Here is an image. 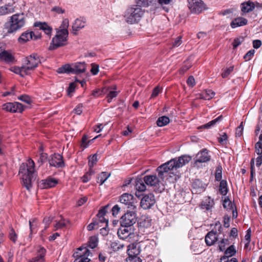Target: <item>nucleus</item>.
<instances>
[{
    "label": "nucleus",
    "mask_w": 262,
    "mask_h": 262,
    "mask_svg": "<svg viewBox=\"0 0 262 262\" xmlns=\"http://www.w3.org/2000/svg\"><path fill=\"white\" fill-rule=\"evenodd\" d=\"M222 118V116H220L216 118L211 120V121L209 122L208 123L204 124L203 125V127L204 128H209L211 127L212 126H214L217 122H219L221 120Z\"/></svg>",
    "instance_id": "a18cd8bd"
},
{
    "label": "nucleus",
    "mask_w": 262,
    "mask_h": 262,
    "mask_svg": "<svg viewBox=\"0 0 262 262\" xmlns=\"http://www.w3.org/2000/svg\"><path fill=\"white\" fill-rule=\"evenodd\" d=\"M117 234L120 239H126L128 238H132L134 234L131 227L122 226L117 232Z\"/></svg>",
    "instance_id": "dca6fc26"
},
{
    "label": "nucleus",
    "mask_w": 262,
    "mask_h": 262,
    "mask_svg": "<svg viewBox=\"0 0 262 262\" xmlns=\"http://www.w3.org/2000/svg\"><path fill=\"white\" fill-rule=\"evenodd\" d=\"M125 262H141L142 260L139 256L128 255Z\"/></svg>",
    "instance_id": "3c124183"
},
{
    "label": "nucleus",
    "mask_w": 262,
    "mask_h": 262,
    "mask_svg": "<svg viewBox=\"0 0 262 262\" xmlns=\"http://www.w3.org/2000/svg\"><path fill=\"white\" fill-rule=\"evenodd\" d=\"M255 152L258 155H262V142L259 141L255 145Z\"/></svg>",
    "instance_id": "bf43d9fd"
},
{
    "label": "nucleus",
    "mask_w": 262,
    "mask_h": 262,
    "mask_svg": "<svg viewBox=\"0 0 262 262\" xmlns=\"http://www.w3.org/2000/svg\"><path fill=\"white\" fill-rule=\"evenodd\" d=\"M138 225L141 228H148L151 226V220L148 217L142 219L138 222Z\"/></svg>",
    "instance_id": "f704fd0d"
},
{
    "label": "nucleus",
    "mask_w": 262,
    "mask_h": 262,
    "mask_svg": "<svg viewBox=\"0 0 262 262\" xmlns=\"http://www.w3.org/2000/svg\"><path fill=\"white\" fill-rule=\"evenodd\" d=\"M227 135L226 133H223V135H221L220 137L219 138V142L222 145L225 144L227 141Z\"/></svg>",
    "instance_id": "0e129e2a"
},
{
    "label": "nucleus",
    "mask_w": 262,
    "mask_h": 262,
    "mask_svg": "<svg viewBox=\"0 0 262 262\" xmlns=\"http://www.w3.org/2000/svg\"><path fill=\"white\" fill-rule=\"evenodd\" d=\"M34 26L38 27L40 30H43L47 35H51L52 28L46 23L36 22Z\"/></svg>",
    "instance_id": "c756f323"
},
{
    "label": "nucleus",
    "mask_w": 262,
    "mask_h": 262,
    "mask_svg": "<svg viewBox=\"0 0 262 262\" xmlns=\"http://www.w3.org/2000/svg\"><path fill=\"white\" fill-rule=\"evenodd\" d=\"M244 127L243 125V122H241V124L236 128L235 131L236 137H241L243 134Z\"/></svg>",
    "instance_id": "69168bd1"
},
{
    "label": "nucleus",
    "mask_w": 262,
    "mask_h": 262,
    "mask_svg": "<svg viewBox=\"0 0 262 262\" xmlns=\"http://www.w3.org/2000/svg\"><path fill=\"white\" fill-rule=\"evenodd\" d=\"M145 10L140 5H133L128 7L124 13L123 17L125 21L129 24L138 23L144 16Z\"/></svg>",
    "instance_id": "f03ea898"
},
{
    "label": "nucleus",
    "mask_w": 262,
    "mask_h": 262,
    "mask_svg": "<svg viewBox=\"0 0 262 262\" xmlns=\"http://www.w3.org/2000/svg\"><path fill=\"white\" fill-rule=\"evenodd\" d=\"M34 26L38 27L40 30H43L47 35H51L52 28L46 23L36 22Z\"/></svg>",
    "instance_id": "c85d7f7f"
},
{
    "label": "nucleus",
    "mask_w": 262,
    "mask_h": 262,
    "mask_svg": "<svg viewBox=\"0 0 262 262\" xmlns=\"http://www.w3.org/2000/svg\"><path fill=\"white\" fill-rule=\"evenodd\" d=\"M34 37V39L36 40L38 38H40L41 36L35 35L34 33L32 31H26L23 33L20 37L18 39V41L20 43H24L30 39H33Z\"/></svg>",
    "instance_id": "f3484780"
},
{
    "label": "nucleus",
    "mask_w": 262,
    "mask_h": 262,
    "mask_svg": "<svg viewBox=\"0 0 262 262\" xmlns=\"http://www.w3.org/2000/svg\"><path fill=\"white\" fill-rule=\"evenodd\" d=\"M255 7L254 3L250 1L241 4V10L244 13H248L252 11Z\"/></svg>",
    "instance_id": "2f4dec72"
},
{
    "label": "nucleus",
    "mask_w": 262,
    "mask_h": 262,
    "mask_svg": "<svg viewBox=\"0 0 262 262\" xmlns=\"http://www.w3.org/2000/svg\"><path fill=\"white\" fill-rule=\"evenodd\" d=\"M229 244L228 239L223 238L219 243V248L221 251H224L226 249V246Z\"/></svg>",
    "instance_id": "de8ad7c7"
},
{
    "label": "nucleus",
    "mask_w": 262,
    "mask_h": 262,
    "mask_svg": "<svg viewBox=\"0 0 262 262\" xmlns=\"http://www.w3.org/2000/svg\"><path fill=\"white\" fill-rule=\"evenodd\" d=\"M247 23L248 20L246 18L239 17L234 19L230 23V26L232 28H235L236 27L246 25Z\"/></svg>",
    "instance_id": "a878e982"
},
{
    "label": "nucleus",
    "mask_w": 262,
    "mask_h": 262,
    "mask_svg": "<svg viewBox=\"0 0 262 262\" xmlns=\"http://www.w3.org/2000/svg\"><path fill=\"white\" fill-rule=\"evenodd\" d=\"M97 162V156L96 154H94L90 157L88 165L89 169H93L94 165L96 164Z\"/></svg>",
    "instance_id": "09e8293b"
},
{
    "label": "nucleus",
    "mask_w": 262,
    "mask_h": 262,
    "mask_svg": "<svg viewBox=\"0 0 262 262\" xmlns=\"http://www.w3.org/2000/svg\"><path fill=\"white\" fill-rule=\"evenodd\" d=\"M91 254L86 247H81L74 253L73 256L76 258L74 262H89L90 259L88 257Z\"/></svg>",
    "instance_id": "6e6552de"
},
{
    "label": "nucleus",
    "mask_w": 262,
    "mask_h": 262,
    "mask_svg": "<svg viewBox=\"0 0 262 262\" xmlns=\"http://www.w3.org/2000/svg\"><path fill=\"white\" fill-rule=\"evenodd\" d=\"M154 1V0H135V3L141 8H147L151 6Z\"/></svg>",
    "instance_id": "4c0bfd02"
},
{
    "label": "nucleus",
    "mask_w": 262,
    "mask_h": 262,
    "mask_svg": "<svg viewBox=\"0 0 262 262\" xmlns=\"http://www.w3.org/2000/svg\"><path fill=\"white\" fill-rule=\"evenodd\" d=\"M182 37L181 36L176 38V39L172 44V47L173 48H175L180 46L182 43Z\"/></svg>",
    "instance_id": "774afa93"
},
{
    "label": "nucleus",
    "mask_w": 262,
    "mask_h": 262,
    "mask_svg": "<svg viewBox=\"0 0 262 262\" xmlns=\"http://www.w3.org/2000/svg\"><path fill=\"white\" fill-rule=\"evenodd\" d=\"M144 182L150 186H156L160 182L159 179L155 175H147L144 177Z\"/></svg>",
    "instance_id": "4be33fe9"
},
{
    "label": "nucleus",
    "mask_w": 262,
    "mask_h": 262,
    "mask_svg": "<svg viewBox=\"0 0 262 262\" xmlns=\"http://www.w3.org/2000/svg\"><path fill=\"white\" fill-rule=\"evenodd\" d=\"M214 95L215 93L211 90H206L199 94V98L205 100H210L214 97Z\"/></svg>",
    "instance_id": "473e14b6"
},
{
    "label": "nucleus",
    "mask_w": 262,
    "mask_h": 262,
    "mask_svg": "<svg viewBox=\"0 0 262 262\" xmlns=\"http://www.w3.org/2000/svg\"><path fill=\"white\" fill-rule=\"evenodd\" d=\"M174 163L172 160H170L157 168V171L158 172V176L161 179L163 180L169 171L175 168Z\"/></svg>",
    "instance_id": "f8f14e48"
},
{
    "label": "nucleus",
    "mask_w": 262,
    "mask_h": 262,
    "mask_svg": "<svg viewBox=\"0 0 262 262\" xmlns=\"http://www.w3.org/2000/svg\"><path fill=\"white\" fill-rule=\"evenodd\" d=\"M58 183V181L55 178L48 177L40 182V186L43 189L50 188L54 187Z\"/></svg>",
    "instance_id": "aec40b11"
},
{
    "label": "nucleus",
    "mask_w": 262,
    "mask_h": 262,
    "mask_svg": "<svg viewBox=\"0 0 262 262\" xmlns=\"http://www.w3.org/2000/svg\"><path fill=\"white\" fill-rule=\"evenodd\" d=\"M49 163L50 166L58 168H62L64 166L63 157L59 154L52 155L49 158Z\"/></svg>",
    "instance_id": "2eb2a0df"
},
{
    "label": "nucleus",
    "mask_w": 262,
    "mask_h": 262,
    "mask_svg": "<svg viewBox=\"0 0 262 262\" xmlns=\"http://www.w3.org/2000/svg\"><path fill=\"white\" fill-rule=\"evenodd\" d=\"M46 250L43 248H40L38 250L37 255L33 258L29 262H43L45 261V256Z\"/></svg>",
    "instance_id": "bb28decb"
},
{
    "label": "nucleus",
    "mask_w": 262,
    "mask_h": 262,
    "mask_svg": "<svg viewBox=\"0 0 262 262\" xmlns=\"http://www.w3.org/2000/svg\"><path fill=\"white\" fill-rule=\"evenodd\" d=\"M19 174L21 177L24 186L29 190L32 187V183L35 180L37 176L33 160L29 159L26 163H22L19 167Z\"/></svg>",
    "instance_id": "f257e3e1"
},
{
    "label": "nucleus",
    "mask_w": 262,
    "mask_h": 262,
    "mask_svg": "<svg viewBox=\"0 0 262 262\" xmlns=\"http://www.w3.org/2000/svg\"><path fill=\"white\" fill-rule=\"evenodd\" d=\"M9 238L11 241H12L14 243H15V242L17 240V234L15 233L14 229H12L10 230V233H9Z\"/></svg>",
    "instance_id": "338daca9"
},
{
    "label": "nucleus",
    "mask_w": 262,
    "mask_h": 262,
    "mask_svg": "<svg viewBox=\"0 0 262 262\" xmlns=\"http://www.w3.org/2000/svg\"><path fill=\"white\" fill-rule=\"evenodd\" d=\"M76 88V83L75 82H72L70 84L68 89H67V94L68 96H71V94L75 91Z\"/></svg>",
    "instance_id": "e2e57ef3"
},
{
    "label": "nucleus",
    "mask_w": 262,
    "mask_h": 262,
    "mask_svg": "<svg viewBox=\"0 0 262 262\" xmlns=\"http://www.w3.org/2000/svg\"><path fill=\"white\" fill-rule=\"evenodd\" d=\"M234 67L231 66L228 68L225 69L222 73V77L223 78H226L233 71Z\"/></svg>",
    "instance_id": "603ef678"
},
{
    "label": "nucleus",
    "mask_w": 262,
    "mask_h": 262,
    "mask_svg": "<svg viewBox=\"0 0 262 262\" xmlns=\"http://www.w3.org/2000/svg\"><path fill=\"white\" fill-rule=\"evenodd\" d=\"M68 223V221L64 219H61L59 221L56 223L54 225V228H55V230L62 229L65 227Z\"/></svg>",
    "instance_id": "37998d69"
},
{
    "label": "nucleus",
    "mask_w": 262,
    "mask_h": 262,
    "mask_svg": "<svg viewBox=\"0 0 262 262\" xmlns=\"http://www.w3.org/2000/svg\"><path fill=\"white\" fill-rule=\"evenodd\" d=\"M219 191L221 194L225 195L228 192L227 182L225 180H222L220 182Z\"/></svg>",
    "instance_id": "58836bf2"
},
{
    "label": "nucleus",
    "mask_w": 262,
    "mask_h": 262,
    "mask_svg": "<svg viewBox=\"0 0 262 262\" xmlns=\"http://www.w3.org/2000/svg\"><path fill=\"white\" fill-rule=\"evenodd\" d=\"M243 41V38H235L232 42L233 49L235 50L237 47L241 45Z\"/></svg>",
    "instance_id": "680f3d73"
},
{
    "label": "nucleus",
    "mask_w": 262,
    "mask_h": 262,
    "mask_svg": "<svg viewBox=\"0 0 262 262\" xmlns=\"http://www.w3.org/2000/svg\"><path fill=\"white\" fill-rule=\"evenodd\" d=\"M120 202L126 205L130 210H136L137 202L132 194L127 193H123L120 198Z\"/></svg>",
    "instance_id": "9d476101"
},
{
    "label": "nucleus",
    "mask_w": 262,
    "mask_h": 262,
    "mask_svg": "<svg viewBox=\"0 0 262 262\" xmlns=\"http://www.w3.org/2000/svg\"><path fill=\"white\" fill-rule=\"evenodd\" d=\"M2 109L7 112L11 113H21L24 110L23 105L21 103L16 102L5 103L2 105Z\"/></svg>",
    "instance_id": "ddd939ff"
},
{
    "label": "nucleus",
    "mask_w": 262,
    "mask_h": 262,
    "mask_svg": "<svg viewBox=\"0 0 262 262\" xmlns=\"http://www.w3.org/2000/svg\"><path fill=\"white\" fill-rule=\"evenodd\" d=\"M41 63L39 56L36 53H32L26 57L23 61V66L28 74L34 70Z\"/></svg>",
    "instance_id": "423d86ee"
},
{
    "label": "nucleus",
    "mask_w": 262,
    "mask_h": 262,
    "mask_svg": "<svg viewBox=\"0 0 262 262\" xmlns=\"http://www.w3.org/2000/svg\"><path fill=\"white\" fill-rule=\"evenodd\" d=\"M218 236L216 232L212 230L209 232L205 236V243L208 246L213 245L217 240Z\"/></svg>",
    "instance_id": "412c9836"
},
{
    "label": "nucleus",
    "mask_w": 262,
    "mask_h": 262,
    "mask_svg": "<svg viewBox=\"0 0 262 262\" xmlns=\"http://www.w3.org/2000/svg\"><path fill=\"white\" fill-rule=\"evenodd\" d=\"M98 243V239L95 236H92L90 238L88 242V247L94 249L97 247Z\"/></svg>",
    "instance_id": "49530a36"
},
{
    "label": "nucleus",
    "mask_w": 262,
    "mask_h": 262,
    "mask_svg": "<svg viewBox=\"0 0 262 262\" xmlns=\"http://www.w3.org/2000/svg\"><path fill=\"white\" fill-rule=\"evenodd\" d=\"M86 70L84 63L77 62L72 64H67L57 70L59 73L80 74L84 73Z\"/></svg>",
    "instance_id": "39448f33"
},
{
    "label": "nucleus",
    "mask_w": 262,
    "mask_h": 262,
    "mask_svg": "<svg viewBox=\"0 0 262 262\" xmlns=\"http://www.w3.org/2000/svg\"><path fill=\"white\" fill-rule=\"evenodd\" d=\"M155 203L154 195L152 193H148L142 198L140 202V206L142 208L147 209L151 208Z\"/></svg>",
    "instance_id": "4468645a"
},
{
    "label": "nucleus",
    "mask_w": 262,
    "mask_h": 262,
    "mask_svg": "<svg viewBox=\"0 0 262 262\" xmlns=\"http://www.w3.org/2000/svg\"><path fill=\"white\" fill-rule=\"evenodd\" d=\"M223 205L225 208L228 210H231L233 209V204L229 199H225Z\"/></svg>",
    "instance_id": "864d4df0"
},
{
    "label": "nucleus",
    "mask_w": 262,
    "mask_h": 262,
    "mask_svg": "<svg viewBox=\"0 0 262 262\" xmlns=\"http://www.w3.org/2000/svg\"><path fill=\"white\" fill-rule=\"evenodd\" d=\"M85 25V20L84 18H77L75 20L72 25V30L75 34L76 32L84 27Z\"/></svg>",
    "instance_id": "b1692460"
},
{
    "label": "nucleus",
    "mask_w": 262,
    "mask_h": 262,
    "mask_svg": "<svg viewBox=\"0 0 262 262\" xmlns=\"http://www.w3.org/2000/svg\"><path fill=\"white\" fill-rule=\"evenodd\" d=\"M169 123V119L166 116H162L158 118L157 121V124L160 127L164 126Z\"/></svg>",
    "instance_id": "ea45409f"
},
{
    "label": "nucleus",
    "mask_w": 262,
    "mask_h": 262,
    "mask_svg": "<svg viewBox=\"0 0 262 262\" xmlns=\"http://www.w3.org/2000/svg\"><path fill=\"white\" fill-rule=\"evenodd\" d=\"M255 50L254 49L249 51L244 56V59L246 61H249L254 56Z\"/></svg>",
    "instance_id": "13d9d810"
},
{
    "label": "nucleus",
    "mask_w": 262,
    "mask_h": 262,
    "mask_svg": "<svg viewBox=\"0 0 262 262\" xmlns=\"http://www.w3.org/2000/svg\"><path fill=\"white\" fill-rule=\"evenodd\" d=\"M118 94V92L116 91L110 90L107 96V97L108 98V102H110L112 101V99H113L114 98L116 97L117 96Z\"/></svg>",
    "instance_id": "052dcab7"
},
{
    "label": "nucleus",
    "mask_w": 262,
    "mask_h": 262,
    "mask_svg": "<svg viewBox=\"0 0 262 262\" xmlns=\"http://www.w3.org/2000/svg\"><path fill=\"white\" fill-rule=\"evenodd\" d=\"M11 71L15 74H19L21 77L28 75L23 65L21 67H13L11 68Z\"/></svg>",
    "instance_id": "72a5a7b5"
},
{
    "label": "nucleus",
    "mask_w": 262,
    "mask_h": 262,
    "mask_svg": "<svg viewBox=\"0 0 262 262\" xmlns=\"http://www.w3.org/2000/svg\"><path fill=\"white\" fill-rule=\"evenodd\" d=\"M174 163L175 169L182 167L187 163H188L191 160V157L187 155H183L179 157L178 158H174L171 159Z\"/></svg>",
    "instance_id": "a211bd4d"
},
{
    "label": "nucleus",
    "mask_w": 262,
    "mask_h": 262,
    "mask_svg": "<svg viewBox=\"0 0 262 262\" xmlns=\"http://www.w3.org/2000/svg\"><path fill=\"white\" fill-rule=\"evenodd\" d=\"M140 253L139 247L137 244L133 243L128 246L127 254L128 255L138 256Z\"/></svg>",
    "instance_id": "7c9ffc66"
},
{
    "label": "nucleus",
    "mask_w": 262,
    "mask_h": 262,
    "mask_svg": "<svg viewBox=\"0 0 262 262\" xmlns=\"http://www.w3.org/2000/svg\"><path fill=\"white\" fill-rule=\"evenodd\" d=\"M69 33L56 30V35L53 37L49 47V50H54L68 45Z\"/></svg>",
    "instance_id": "20e7f679"
},
{
    "label": "nucleus",
    "mask_w": 262,
    "mask_h": 262,
    "mask_svg": "<svg viewBox=\"0 0 262 262\" xmlns=\"http://www.w3.org/2000/svg\"><path fill=\"white\" fill-rule=\"evenodd\" d=\"M124 245L119 242H114L111 244V248L114 251H118L119 250L122 249Z\"/></svg>",
    "instance_id": "4d7b16f0"
},
{
    "label": "nucleus",
    "mask_w": 262,
    "mask_h": 262,
    "mask_svg": "<svg viewBox=\"0 0 262 262\" xmlns=\"http://www.w3.org/2000/svg\"><path fill=\"white\" fill-rule=\"evenodd\" d=\"M26 23V17L23 13L13 14L10 17L8 32L12 33L23 27Z\"/></svg>",
    "instance_id": "7ed1b4c3"
},
{
    "label": "nucleus",
    "mask_w": 262,
    "mask_h": 262,
    "mask_svg": "<svg viewBox=\"0 0 262 262\" xmlns=\"http://www.w3.org/2000/svg\"><path fill=\"white\" fill-rule=\"evenodd\" d=\"M37 220L36 219H33L32 220H29V223L30 226V233L29 236L30 237L31 235L34 231V230L35 228L37 227Z\"/></svg>",
    "instance_id": "6e6d98bb"
},
{
    "label": "nucleus",
    "mask_w": 262,
    "mask_h": 262,
    "mask_svg": "<svg viewBox=\"0 0 262 262\" xmlns=\"http://www.w3.org/2000/svg\"><path fill=\"white\" fill-rule=\"evenodd\" d=\"M136 211L129 210L127 211L120 219V224L122 226H132L136 222Z\"/></svg>",
    "instance_id": "1a4fd4ad"
},
{
    "label": "nucleus",
    "mask_w": 262,
    "mask_h": 262,
    "mask_svg": "<svg viewBox=\"0 0 262 262\" xmlns=\"http://www.w3.org/2000/svg\"><path fill=\"white\" fill-rule=\"evenodd\" d=\"M0 60L8 63H13L15 61V57L11 51L3 50L0 53Z\"/></svg>",
    "instance_id": "6ab92c4d"
},
{
    "label": "nucleus",
    "mask_w": 262,
    "mask_h": 262,
    "mask_svg": "<svg viewBox=\"0 0 262 262\" xmlns=\"http://www.w3.org/2000/svg\"><path fill=\"white\" fill-rule=\"evenodd\" d=\"M108 207V205H107L101 208L99 210L98 213L97 214V217H101L102 216H105L107 212V208Z\"/></svg>",
    "instance_id": "5fc2aeb1"
},
{
    "label": "nucleus",
    "mask_w": 262,
    "mask_h": 262,
    "mask_svg": "<svg viewBox=\"0 0 262 262\" xmlns=\"http://www.w3.org/2000/svg\"><path fill=\"white\" fill-rule=\"evenodd\" d=\"M110 176V173L106 172H102L97 177V182L100 183V185H102L104 182Z\"/></svg>",
    "instance_id": "c9c22d12"
},
{
    "label": "nucleus",
    "mask_w": 262,
    "mask_h": 262,
    "mask_svg": "<svg viewBox=\"0 0 262 262\" xmlns=\"http://www.w3.org/2000/svg\"><path fill=\"white\" fill-rule=\"evenodd\" d=\"M69 25V21L68 18H64L63 19L61 24L60 25L59 28L56 29V30H58L61 32H66L69 33L68 28Z\"/></svg>",
    "instance_id": "e433bc0d"
},
{
    "label": "nucleus",
    "mask_w": 262,
    "mask_h": 262,
    "mask_svg": "<svg viewBox=\"0 0 262 262\" xmlns=\"http://www.w3.org/2000/svg\"><path fill=\"white\" fill-rule=\"evenodd\" d=\"M211 156L209 154V150L204 148L199 151L194 159V165H198V163H206L210 161Z\"/></svg>",
    "instance_id": "9b49d317"
},
{
    "label": "nucleus",
    "mask_w": 262,
    "mask_h": 262,
    "mask_svg": "<svg viewBox=\"0 0 262 262\" xmlns=\"http://www.w3.org/2000/svg\"><path fill=\"white\" fill-rule=\"evenodd\" d=\"M236 251L235 249V247L233 245H231L229 246L226 250H225V254L226 258H228L229 257H231L235 254Z\"/></svg>",
    "instance_id": "79ce46f5"
},
{
    "label": "nucleus",
    "mask_w": 262,
    "mask_h": 262,
    "mask_svg": "<svg viewBox=\"0 0 262 262\" xmlns=\"http://www.w3.org/2000/svg\"><path fill=\"white\" fill-rule=\"evenodd\" d=\"M187 2L188 8L192 13L199 14L206 9L202 0H187Z\"/></svg>",
    "instance_id": "0eeeda50"
},
{
    "label": "nucleus",
    "mask_w": 262,
    "mask_h": 262,
    "mask_svg": "<svg viewBox=\"0 0 262 262\" xmlns=\"http://www.w3.org/2000/svg\"><path fill=\"white\" fill-rule=\"evenodd\" d=\"M95 172L93 169H89L81 178V179L83 183H86L91 179V176L94 174Z\"/></svg>",
    "instance_id": "a19ab883"
},
{
    "label": "nucleus",
    "mask_w": 262,
    "mask_h": 262,
    "mask_svg": "<svg viewBox=\"0 0 262 262\" xmlns=\"http://www.w3.org/2000/svg\"><path fill=\"white\" fill-rule=\"evenodd\" d=\"M222 167L221 165H218L216 168L215 178L217 181L221 180L222 178Z\"/></svg>",
    "instance_id": "8fccbe9b"
},
{
    "label": "nucleus",
    "mask_w": 262,
    "mask_h": 262,
    "mask_svg": "<svg viewBox=\"0 0 262 262\" xmlns=\"http://www.w3.org/2000/svg\"><path fill=\"white\" fill-rule=\"evenodd\" d=\"M15 7L13 4L8 3L3 6L0 7V16L7 15L15 12Z\"/></svg>",
    "instance_id": "393cba45"
},
{
    "label": "nucleus",
    "mask_w": 262,
    "mask_h": 262,
    "mask_svg": "<svg viewBox=\"0 0 262 262\" xmlns=\"http://www.w3.org/2000/svg\"><path fill=\"white\" fill-rule=\"evenodd\" d=\"M136 189L138 192H143L146 190V185L144 184L143 182L140 180L136 182Z\"/></svg>",
    "instance_id": "c03bdc74"
},
{
    "label": "nucleus",
    "mask_w": 262,
    "mask_h": 262,
    "mask_svg": "<svg viewBox=\"0 0 262 262\" xmlns=\"http://www.w3.org/2000/svg\"><path fill=\"white\" fill-rule=\"evenodd\" d=\"M213 205V200L211 199L210 197H207L201 202L200 207L202 209L209 210L212 208Z\"/></svg>",
    "instance_id": "cd10ccee"
},
{
    "label": "nucleus",
    "mask_w": 262,
    "mask_h": 262,
    "mask_svg": "<svg viewBox=\"0 0 262 262\" xmlns=\"http://www.w3.org/2000/svg\"><path fill=\"white\" fill-rule=\"evenodd\" d=\"M202 182L199 179L194 180L192 183V192L193 193H200L204 191Z\"/></svg>",
    "instance_id": "5701e85b"
}]
</instances>
